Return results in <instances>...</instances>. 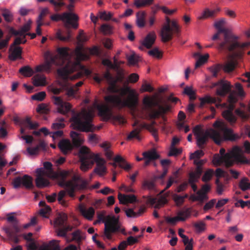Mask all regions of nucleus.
I'll use <instances>...</instances> for the list:
<instances>
[{"instance_id": "f257e3e1", "label": "nucleus", "mask_w": 250, "mask_h": 250, "mask_svg": "<svg viewBox=\"0 0 250 250\" xmlns=\"http://www.w3.org/2000/svg\"><path fill=\"white\" fill-rule=\"evenodd\" d=\"M213 126L216 129L210 128L205 132L199 125L195 126L193 129L199 148H203L208 138L212 139L217 145H220L223 141H234L241 137L237 134L233 133L232 129L229 128L224 122L216 121Z\"/></svg>"}, {"instance_id": "f03ea898", "label": "nucleus", "mask_w": 250, "mask_h": 250, "mask_svg": "<svg viewBox=\"0 0 250 250\" xmlns=\"http://www.w3.org/2000/svg\"><path fill=\"white\" fill-rule=\"evenodd\" d=\"M225 22V20L221 19L214 23V26L217 31L212 37L211 40L216 42V48L220 51L231 52L236 48L248 47L250 42H239L238 36L231 33L228 29L223 27Z\"/></svg>"}, {"instance_id": "7ed1b4c3", "label": "nucleus", "mask_w": 250, "mask_h": 250, "mask_svg": "<svg viewBox=\"0 0 250 250\" xmlns=\"http://www.w3.org/2000/svg\"><path fill=\"white\" fill-rule=\"evenodd\" d=\"M79 156L81 161V169L83 171L88 170L96 162V167L94 172L100 176H103L106 172V168L104 166L105 163L104 159L98 154H94L90 151L89 148L85 146H82L79 150Z\"/></svg>"}, {"instance_id": "20e7f679", "label": "nucleus", "mask_w": 250, "mask_h": 250, "mask_svg": "<svg viewBox=\"0 0 250 250\" xmlns=\"http://www.w3.org/2000/svg\"><path fill=\"white\" fill-rule=\"evenodd\" d=\"M36 178L35 183L39 188H42L50 185L48 178H54L58 180V183L63 179H66L69 175L68 171L61 170L55 172L52 169V164L49 162L43 163V168H39L36 169Z\"/></svg>"}, {"instance_id": "39448f33", "label": "nucleus", "mask_w": 250, "mask_h": 250, "mask_svg": "<svg viewBox=\"0 0 250 250\" xmlns=\"http://www.w3.org/2000/svg\"><path fill=\"white\" fill-rule=\"evenodd\" d=\"M120 95H108L104 97L105 101L112 106L123 107H135L138 99L134 91L128 87L119 88Z\"/></svg>"}, {"instance_id": "423d86ee", "label": "nucleus", "mask_w": 250, "mask_h": 250, "mask_svg": "<svg viewBox=\"0 0 250 250\" xmlns=\"http://www.w3.org/2000/svg\"><path fill=\"white\" fill-rule=\"evenodd\" d=\"M52 21H62L64 23V27L66 28L65 35L63 36L61 30H58L56 32V38L63 42L68 41L71 39L70 26L74 29L78 27L77 21L79 20L78 16L75 13L71 12H64L62 14H54L50 17Z\"/></svg>"}, {"instance_id": "0eeeda50", "label": "nucleus", "mask_w": 250, "mask_h": 250, "mask_svg": "<svg viewBox=\"0 0 250 250\" xmlns=\"http://www.w3.org/2000/svg\"><path fill=\"white\" fill-rule=\"evenodd\" d=\"M143 104L149 119H155L162 117L165 120L164 114L171 109V106L169 104L166 103L163 105H161L154 97L148 95L144 97Z\"/></svg>"}, {"instance_id": "6e6552de", "label": "nucleus", "mask_w": 250, "mask_h": 250, "mask_svg": "<svg viewBox=\"0 0 250 250\" xmlns=\"http://www.w3.org/2000/svg\"><path fill=\"white\" fill-rule=\"evenodd\" d=\"M213 162L216 165H220L221 163H224L226 166L229 167L232 166L235 162L249 164L250 160L244 156L243 150L239 146H235L223 157L220 156L218 154L215 155L213 158Z\"/></svg>"}, {"instance_id": "1a4fd4ad", "label": "nucleus", "mask_w": 250, "mask_h": 250, "mask_svg": "<svg viewBox=\"0 0 250 250\" xmlns=\"http://www.w3.org/2000/svg\"><path fill=\"white\" fill-rule=\"evenodd\" d=\"M93 112L91 110L83 109L80 112L74 114L70 121L73 128L82 132H93L94 129L92 124Z\"/></svg>"}, {"instance_id": "9d476101", "label": "nucleus", "mask_w": 250, "mask_h": 250, "mask_svg": "<svg viewBox=\"0 0 250 250\" xmlns=\"http://www.w3.org/2000/svg\"><path fill=\"white\" fill-rule=\"evenodd\" d=\"M75 66L73 65L70 70L67 67L61 68L57 70L58 76L62 79V82L60 83V85L63 89L67 90V94L68 96H73L77 91L73 86H70V84L68 82L69 80H75L81 77V73L78 72L77 74L70 76V74L74 72V68Z\"/></svg>"}, {"instance_id": "9b49d317", "label": "nucleus", "mask_w": 250, "mask_h": 250, "mask_svg": "<svg viewBox=\"0 0 250 250\" xmlns=\"http://www.w3.org/2000/svg\"><path fill=\"white\" fill-rule=\"evenodd\" d=\"M166 23H165L160 31V36L163 42H167L173 38V36L178 37L180 32V28L175 21H171L168 17H166Z\"/></svg>"}, {"instance_id": "f8f14e48", "label": "nucleus", "mask_w": 250, "mask_h": 250, "mask_svg": "<svg viewBox=\"0 0 250 250\" xmlns=\"http://www.w3.org/2000/svg\"><path fill=\"white\" fill-rule=\"evenodd\" d=\"M117 232H121L124 235H127V233L125 231L124 228L122 227V225L119 221V217L115 216H107V221L105 222V227L104 230V236L108 240L112 239V233Z\"/></svg>"}, {"instance_id": "ddd939ff", "label": "nucleus", "mask_w": 250, "mask_h": 250, "mask_svg": "<svg viewBox=\"0 0 250 250\" xmlns=\"http://www.w3.org/2000/svg\"><path fill=\"white\" fill-rule=\"evenodd\" d=\"M70 137L72 140V144L68 140L62 139L60 141L58 144L59 148L64 155H66L70 153L74 146L78 147L83 143V140L81 138L80 134L75 131H71L70 132Z\"/></svg>"}, {"instance_id": "4468645a", "label": "nucleus", "mask_w": 250, "mask_h": 250, "mask_svg": "<svg viewBox=\"0 0 250 250\" xmlns=\"http://www.w3.org/2000/svg\"><path fill=\"white\" fill-rule=\"evenodd\" d=\"M67 215L64 213L58 214L54 222L57 235L61 237H66L67 232L72 230V227L67 224Z\"/></svg>"}, {"instance_id": "2eb2a0df", "label": "nucleus", "mask_w": 250, "mask_h": 250, "mask_svg": "<svg viewBox=\"0 0 250 250\" xmlns=\"http://www.w3.org/2000/svg\"><path fill=\"white\" fill-rule=\"evenodd\" d=\"M58 185L61 187L65 188L66 192L71 197L75 196V190L77 188L78 190H83L87 188L88 183L87 180H81L80 183H77L72 181H66V179L60 181Z\"/></svg>"}, {"instance_id": "dca6fc26", "label": "nucleus", "mask_w": 250, "mask_h": 250, "mask_svg": "<svg viewBox=\"0 0 250 250\" xmlns=\"http://www.w3.org/2000/svg\"><path fill=\"white\" fill-rule=\"evenodd\" d=\"M68 50V49L66 47H59L57 49L58 54L55 56H58L57 60L61 66L65 64L63 68L67 67L69 70H70L74 65L75 66L74 71L76 69L77 64L70 60V56Z\"/></svg>"}, {"instance_id": "f3484780", "label": "nucleus", "mask_w": 250, "mask_h": 250, "mask_svg": "<svg viewBox=\"0 0 250 250\" xmlns=\"http://www.w3.org/2000/svg\"><path fill=\"white\" fill-rule=\"evenodd\" d=\"M245 48H235L233 51L230 52H233L234 50L236 51L234 52L232 55H229V61L223 66V70L227 73H230L232 72L235 68L236 67L238 64V61L236 59V57H241L243 54V50ZM225 52L228 53V52L224 51Z\"/></svg>"}, {"instance_id": "a211bd4d", "label": "nucleus", "mask_w": 250, "mask_h": 250, "mask_svg": "<svg viewBox=\"0 0 250 250\" xmlns=\"http://www.w3.org/2000/svg\"><path fill=\"white\" fill-rule=\"evenodd\" d=\"M212 87H217L216 93L218 96L224 97L231 91L232 85L225 80L222 79L212 84Z\"/></svg>"}, {"instance_id": "6ab92c4d", "label": "nucleus", "mask_w": 250, "mask_h": 250, "mask_svg": "<svg viewBox=\"0 0 250 250\" xmlns=\"http://www.w3.org/2000/svg\"><path fill=\"white\" fill-rule=\"evenodd\" d=\"M12 184L15 188H20L21 185L27 189L32 188L34 187L33 179L28 175H24L23 177L18 176L16 177L13 180Z\"/></svg>"}, {"instance_id": "aec40b11", "label": "nucleus", "mask_w": 250, "mask_h": 250, "mask_svg": "<svg viewBox=\"0 0 250 250\" xmlns=\"http://www.w3.org/2000/svg\"><path fill=\"white\" fill-rule=\"evenodd\" d=\"M52 99L54 104L57 106V111L59 113L65 115L70 111L71 104L69 103L64 102L61 97L53 96Z\"/></svg>"}, {"instance_id": "412c9836", "label": "nucleus", "mask_w": 250, "mask_h": 250, "mask_svg": "<svg viewBox=\"0 0 250 250\" xmlns=\"http://www.w3.org/2000/svg\"><path fill=\"white\" fill-rule=\"evenodd\" d=\"M227 109L222 112L223 118L230 124H234L237 121V117L233 113L235 108V104L229 103L225 106Z\"/></svg>"}, {"instance_id": "4be33fe9", "label": "nucleus", "mask_w": 250, "mask_h": 250, "mask_svg": "<svg viewBox=\"0 0 250 250\" xmlns=\"http://www.w3.org/2000/svg\"><path fill=\"white\" fill-rule=\"evenodd\" d=\"M156 36L154 32L149 33L142 41L141 45L139 46L140 50H144V47L149 49L154 43Z\"/></svg>"}, {"instance_id": "5701e85b", "label": "nucleus", "mask_w": 250, "mask_h": 250, "mask_svg": "<svg viewBox=\"0 0 250 250\" xmlns=\"http://www.w3.org/2000/svg\"><path fill=\"white\" fill-rule=\"evenodd\" d=\"M113 160L114 163H110V164L114 167L116 168L117 167L116 163H118L119 166L124 169L125 170L128 171L130 170L132 167L131 166L127 163V162L120 155L116 156Z\"/></svg>"}, {"instance_id": "b1692460", "label": "nucleus", "mask_w": 250, "mask_h": 250, "mask_svg": "<svg viewBox=\"0 0 250 250\" xmlns=\"http://www.w3.org/2000/svg\"><path fill=\"white\" fill-rule=\"evenodd\" d=\"M99 115L104 120L107 121L111 118L112 113L110 108L107 105H99L97 106Z\"/></svg>"}, {"instance_id": "393cba45", "label": "nucleus", "mask_w": 250, "mask_h": 250, "mask_svg": "<svg viewBox=\"0 0 250 250\" xmlns=\"http://www.w3.org/2000/svg\"><path fill=\"white\" fill-rule=\"evenodd\" d=\"M32 23L31 20H29L26 23H25L21 30L19 31L16 30L14 28L10 27L9 28V33L15 36H22L25 32H28L30 29L31 24Z\"/></svg>"}, {"instance_id": "a878e982", "label": "nucleus", "mask_w": 250, "mask_h": 250, "mask_svg": "<svg viewBox=\"0 0 250 250\" xmlns=\"http://www.w3.org/2000/svg\"><path fill=\"white\" fill-rule=\"evenodd\" d=\"M57 57L58 56L52 55L49 52H46L44 55L45 61L44 63L47 64L51 68L53 64L61 66L60 63L57 60Z\"/></svg>"}, {"instance_id": "bb28decb", "label": "nucleus", "mask_w": 250, "mask_h": 250, "mask_svg": "<svg viewBox=\"0 0 250 250\" xmlns=\"http://www.w3.org/2000/svg\"><path fill=\"white\" fill-rule=\"evenodd\" d=\"M79 210L82 215L88 220H92L95 214V210L92 207H90L88 209L85 208L83 206L81 205L79 207Z\"/></svg>"}, {"instance_id": "cd10ccee", "label": "nucleus", "mask_w": 250, "mask_h": 250, "mask_svg": "<svg viewBox=\"0 0 250 250\" xmlns=\"http://www.w3.org/2000/svg\"><path fill=\"white\" fill-rule=\"evenodd\" d=\"M9 51L10 54L9 55V58L10 60L15 61L21 58L22 48L21 47H13Z\"/></svg>"}, {"instance_id": "c85d7f7f", "label": "nucleus", "mask_w": 250, "mask_h": 250, "mask_svg": "<svg viewBox=\"0 0 250 250\" xmlns=\"http://www.w3.org/2000/svg\"><path fill=\"white\" fill-rule=\"evenodd\" d=\"M118 199L119 202L122 204L126 203H132L136 201V197L134 195H124L121 193L118 194Z\"/></svg>"}, {"instance_id": "c756f323", "label": "nucleus", "mask_w": 250, "mask_h": 250, "mask_svg": "<svg viewBox=\"0 0 250 250\" xmlns=\"http://www.w3.org/2000/svg\"><path fill=\"white\" fill-rule=\"evenodd\" d=\"M59 243V240H52L49 242L48 245L41 247L39 250H61Z\"/></svg>"}, {"instance_id": "7c9ffc66", "label": "nucleus", "mask_w": 250, "mask_h": 250, "mask_svg": "<svg viewBox=\"0 0 250 250\" xmlns=\"http://www.w3.org/2000/svg\"><path fill=\"white\" fill-rule=\"evenodd\" d=\"M32 80L33 83L35 86H44L46 84V78L44 75H36Z\"/></svg>"}, {"instance_id": "2f4dec72", "label": "nucleus", "mask_w": 250, "mask_h": 250, "mask_svg": "<svg viewBox=\"0 0 250 250\" xmlns=\"http://www.w3.org/2000/svg\"><path fill=\"white\" fill-rule=\"evenodd\" d=\"M219 11V8H217L213 10H210L208 8H206L204 11L202 15L199 17L198 19L199 20H203L208 18L214 17Z\"/></svg>"}, {"instance_id": "473e14b6", "label": "nucleus", "mask_w": 250, "mask_h": 250, "mask_svg": "<svg viewBox=\"0 0 250 250\" xmlns=\"http://www.w3.org/2000/svg\"><path fill=\"white\" fill-rule=\"evenodd\" d=\"M191 198L193 201H199L201 204L208 200V198L205 193H203L200 190L197 191L196 196H192Z\"/></svg>"}, {"instance_id": "72a5a7b5", "label": "nucleus", "mask_w": 250, "mask_h": 250, "mask_svg": "<svg viewBox=\"0 0 250 250\" xmlns=\"http://www.w3.org/2000/svg\"><path fill=\"white\" fill-rule=\"evenodd\" d=\"M144 158L152 161L158 159L160 156L157 153L155 149L144 152L143 153Z\"/></svg>"}, {"instance_id": "f704fd0d", "label": "nucleus", "mask_w": 250, "mask_h": 250, "mask_svg": "<svg viewBox=\"0 0 250 250\" xmlns=\"http://www.w3.org/2000/svg\"><path fill=\"white\" fill-rule=\"evenodd\" d=\"M146 13L144 11L138 12L136 15V23L139 27L142 28L145 25Z\"/></svg>"}, {"instance_id": "c9c22d12", "label": "nucleus", "mask_w": 250, "mask_h": 250, "mask_svg": "<svg viewBox=\"0 0 250 250\" xmlns=\"http://www.w3.org/2000/svg\"><path fill=\"white\" fill-rule=\"evenodd\" d=\"M13 230L9 229L5 230V232L9 237H12L13 235H17L21 230V228L19 226L18 222H14L12 225Z\"/></svg>"}, {"instance_id": "e433bc0d", "label": "nucleus", "mask_w": 250, "mask_h": 250, "mask_svg": "<svg viewBox=\"0 0 250 250\" xmlns=\"http://www.w3.org/2000/svg\"><path fill=\"white\" fill-rule=\"evenodd\" d=\"M154 0H135L134 5L137 8L148 6L153 4Z\"/></svg>"}, {"instance_id": "4c0bfd02", "label": "nucleus", "mask_w": 250, "mask_h": 250, "mask_svg": "<svg viewBox=\"0 0 250 250\" xmlns=\"http://www.w3.org/2000/svg\"><path fill=\"white\" fill-rule=\"evenodd\" d=\"M155 180H144L142 182V188L143 189L152 190L155 189Z\"/></svg>"}, {"instance_id": "58836bf2", "label": "nucleus", "mask_w": 250, "mask_h": 250, "mask_svg": "<svg viewBox=\"0 0 250 250\" xmlns=\"http://www.w3.org/2000/svg\"><path fill=\"white\" fill-rule=\"evenodd\" d=\"M64 119L63 117L57 118L55 122L52 125V128L53 129H60L64 127L65 124L64 123Z\"/></svg>"}, {"instance_id": "ea45409f", "label": "nucleus", "mask_w": 250, "mask_h": 250, "mask_svg": "<svg viewBox=\"0 0 250 250\" xmlns=\"http://www.w3.org/2000/svg\"><path fill=\"white\" fill-rule=\"evenodd\" d=\"M200 101V107H203L206 104H214L216 103L215 98L211 97L209 95H206L204 97L199 99Z\"/></svg>"}, {"instance_id": "a19ab883", "label": "nucleus", "mask_w": 250, "mask_h": 250, "mask_svg": "<svg viewBox=\"0 0 250 250\" xmlns=\"http://www.w3.org/2000/svg\"><path fill=\"white\" fill-rule=\"evenodd\" d=\"M151 202L152 204L154 205V207L155 208L159 209L167 204V200L166 198H162L158 200H157L155 198H153Z\"/></svg>"}, {"instance_id": "79ce46f5", "label": "nucleus", "mask_w": 250, "mask_h": 250, "mask_svg": "<svg viewBox=\"0 0 250 250\" xmlns=\"http://www.w3.org/2000/svg\"><path fill=\"white\" fill-rule=\"evenodd\" d=\"M117 72V76L116 79L114 78V81L116 83L119 82L123 83L125 79V71L123 69L119 68L115 69Z\"/></svg>"}, {"instance_id": "37998d69", "label": "nucleus", "mask_w": 250, "mask_h": 250, "mask_svg": "<svg viewBox=\"0 0 250 250\" xmlns=\"http://www.w3.org/2000/svg\"><path fill=\"white\" fill-rule=\"evenodd\" d=\"M19 72L25 77H31L34 74L33 69L29 66L26 65L21 67Z\"/></svg>"}, {"instance_id": "c03bdc74", "label": "nucleus", "mask_w": 250, "mask_h": 250, "mask_svg": "<svg viewBox=\"0 0 250 250\" xmlns=\"http://www.w3.org/2000/svg\"><path fill=\"white\" fill-rule=\"evenodd\" d=\"M1 15L7 22H11L13 20V16L11 12L7 9H1Z\"/></svg>"}, {"instance_id": "a18cd8bd", "label": "nucleus", "mask_w": 250, "mask_h": 250, "mask_svg": "<svg viewBox=\"0 0 250 250\" xmlns=\"http://www.w3.org/2000/svg\"><path fill=\"white\" fill-rule=\"evenodd\" d=\"M188 194H186L184 196H181L177 194H174L172 198L177 206H181L184 202L185 199L188 198Z\"/></svg>"}, {"instance_id": "49530a36", "label": "nucleus", "mask_w": 250, "mask_h": 250, "mask_svg": "<svg viewBox=\"0 0 250 250\" xmlns=\"http://www.w3.org/2000/svg\"><path fill=\"white\" fill-rule=\"evenodd\" d=\"M191 213V210L190 208H184L182 210L178 211L177 213L178 216H180L184 218V221L188 218H189Z\"/></svg>"}, {"instance_id": "de8ad7c7", "label": "nucleus", "mask_w": 250, "mask_h": 250, "mask_svg": "<svg viewBox=\"0 0 250 250\" xmlns=\"http://www.w3.org/2000/svg\"><path fill=\"white\" fill-rule=\"evenodd\" d=\"M62 0H58V1L56 0H48V1L54 6V10L56 11H59L61 9L62 6L65 5V2Z\"/></svg>"}, {"instance_id": "09e8293b", "label": "nucleus", "mask_w": 250, "mask_h": 250, "mask_svg": "<svg viewBox=\"0 0 250 250\" xmlns=\"http://www.w3.org/2000/svg\"><path fill=\"white\" fill-rule=\"evenodd\" d=\"M249 179L244 177L242 178L239 182V186L243 191H246L250 189V183L248 182Z\"/></svg>"}, {"instance_id": "8fccbe9b", "label": "nucleus", "mask_w": 250, "mask_h": 250, "mask_svg": "<svg viewBox=\"0 0 250 250\" xmlns=\"http://www.w3.org/2000/svg\"><path fill=\"white\" fill-rule=\"evenodd\" d=\"M165 221L169 224L175 225L178 221H184V218H182L178 215L174 217H170L166 216L165 217Z\"/></svg>"}, {"instance_id": "3c124183", "label": "nucleus", "mask_w": 250, "mask_h": 250, "mask_svg": "<svg viewBox=\"0 0 250 250\" xmlns=\"http://www.w3.org/2000/svg\"><path fill=\"white\" fill-rule=\"evenodd\" d=\"M144 210L141 208L138 212H135L132 209L129 208L125 211V214L128 217L136 218L139 216L144 212Z\"/></svg>"}, {"instance_id": "603ef678", "label": "nucleus", "mask_w": 250, "mask_h": 250, "mask_svg": "<svg viewBox=\"0 0 250 250\" xmlns=\"http://www.w3.org/2000/svg\"><path fill=\"white\" fill-rule=\"evenodd\" d=\"M140 130L137 129H135L132 130L127 137V140H131L133 139H136L138 141H140L141 140V138L139 135Z\"/></svg>"}, {"instance_id": "864d4df0", "label": "nucleus", "mask_w": 250, "mask_h": 250, "mask_svg": "<svg viewBox=\"0 0 250 250\" xmlns=\"http://www.w3.org/2000/svg\"><path fill=\"white\" fill-rule=\"evenodd\" d=\"M155 7H156L157 9H161V10L163 11V13L168 15H171L177 11V9L170 10L166 6H160L158 4H155Z\"/></svg>"}, {"instance_id": "5fc2aeb1", "label": "nucleus", "mask_w": 250, "mask_h": 250, "mask_svg": "<svg viewBox=\"0 0 250 250\" xmlns=\"http://www.w3.org/2000/svg\"><path fill=\"white\" fill-rule=\"evenodd\" d=\"M235 114L243 120H247L249 118L250 115L246 111L240 108H237L235 110Z\"/></svg>"}, {"instance_id": "6e6d98bb", "label": "nucleus", "mask_w": 250, "mask_h": 250, "mask_svg": "<svg viewBox=\"0 0 250 250\" xmlns=\"http://www.w3.org/2000/svg\"><path fill=\"white\" fill-rule=\"evenodd\" d=\"M183 93L189 96V98L191 100L195 99V92L193 90L192 88L190 86H186L184 89Z\"/></svg>"}, {"instance_id": "4d7b16f0", "label": "nucleus", "mask_w": 250, "mask_h": 250, "mask_svg": "<svg viewBox=\"0 0 250 250\" xmlns=\"http://www.w3.org/2000/svg\"><path fill=\"white\" fill-rule=\"evenodd\" d=\"M209 55L208 54H206L204 56H200L198 60L196 61L195 65L196 68L199 67L202 65L204 64L208 60Z\"/></svg>"}, {"instance_id": "13d9d810", "label": "nucleus", "mask_w": 250, "mask_h": 250, "mask_svg": "<svg viewBox=\"0 0 250 250\" xmlns=\"http://www.w3.org/2000/svg\"><path fill=\"white\" fill-rule=\"evenodd\" d=\"M148 54L153 57L157 59H161L162 57V52L160 51L159 49L155 47L148 52Z\"/></svg>"}, {"instance_id": "bf43d9fd", "label": "nucleus", "mask_w": 250, "mask_h": 250, "mask_svg": "<svg viewBox=\"0 0 250 250\" xmlns=\"http://www.w3.org/2000/svg\"><path fill=\"white\" fill-rule=\"evenodd\" d=\"M214 173V171L212 169H208L205 173H204V175L202 177V180L203 182H207L208 181H209L213 175Z\"/></svg>"}, {"instance_id": "052dcab7", "label": "nucleus", "mask_w": 250, "mask_h": 250, "mask_svg": "<svg viewBox=\"0 0 250 250\" xmlns=\"http://www.w3.org/2000/svg\"><path fill=\"white\" fill-rule=\"evenodd\" d=\"M113 14L110 12L107 13L106 11H100L99 12V18L104 21L110 20Z\"/></svg>"}, {"instance_id": "680f3d73", "label": "nucleus", "mask_w": 250, "mask_h": 250, "mask_svg": "<svg viewBox=\"0 0 250 250\" xmlns=\"http://www.w3.org/2000/svg\"><path fill=\"white\" fill-rule=\"evenodd\" d=\"M51 68L45 63L43 64L38 65L36 67V72H42V71H45L46 72L49 73L51 72Z\"/></svg>"}, {"instance_id": "e2e57ef3", "label": "nucleus", "mask_w": 250, "mask_h": 250, "mask_svg": "<svg viewBox=\"0 0 250 250\" xmlns=\"http://www.w3.org/2000/svg\"><path fill=\"white\" fill-rule=\"evenodd\" d=\"M215 184L216 185V192L217 194L221 195L223 194L225 186L220 181L219 179L215 180Z\"/></svg>"}, {"instance_id": "0e129e2a", "label": "nucleus", "mask_w": 250, "mask_h": 250, "mask_svg": "<svg viewBox=\"0 0 250 250\" xmlns=\"http://www.w3.org/2000/svg\"><path fill=\"white\" fill-rule=\"evenodd\" d=\"M24 123L27 124V126L31 129H36L39 126V125L38 123H32L31 121V118L29 117H27L25 118Z\"/></svg>"}, {"instance_id": "69168bd1", "label": "nucleus", "mask_w": 250, "mask_h": 250, "mask_svg": "<svg viewBox=\"0 0 250 250\" xmlns=\"http://www.w3.org/2000/svg\"><path fill=\"white\" fill-rule=\"evenodd\" d=\"M46 93L44 91L39 92L32 96V99L34 100L42 101L45 97Z\"/></svg>"}, {"instance_id": "338daca9", "label": "nucleus", "mask_w": 250, "mask_h": 250, "mask_svg": "<svg viewBox=\"0 0 250 250\" xmlns=\"http://www.w3.org/2000/svg\"><path fill=\"white\" fill-rule=\"evenodd\" d=\"M204 155V152L202 150H197L195 151L194 153H191L190 156V159H199L201 157L203 156Z\"/></svg>"}, {"instance_id": "774afa93", "label": "nucleus", "mask_w": 250, "mask_h": 250, "mask_svg": "<svg viewBox=\"0 0 250 250\" xmlns=\"http://www.w3.org/2000/svg\"><path fill=\"white\" fill-rule=\"evenodd\" d=\"M105 211H102L100 212H97V218H98V222H105L107 221V216L105 215Z\"/></svg>"}]
</instances>
